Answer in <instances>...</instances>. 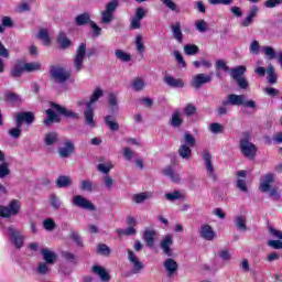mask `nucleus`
<instances>
[{
    "label": "nucleus",
    "instance_id": "603ef678",
    "mask_svg": "<svg viewBox=\"0 0 282 282\" xmlns=\"http://www.w3.org/2000/svg\"><path fill=\"white\" fill-rule=\"evenodd\" d=\"M215 69H217V72H219V69H223V72H230V67L226 64L224 59L216 61Z\"/></svg>",
    "mask_w": 282,
    "mask_h": 282
},
{
    "label": "nucleus",
    "instance_id": "69168bd1",
    "mask_svg": "<svg viewBox=\"0 0 282 282\" xmlns=\"http://www.w3.org/2000/svg\"><path fill=\"white\" fill-rule=\"evenodd\" d=\"M236 83L240 89H248V87H250V84L248 83V79H246V77H240L236 79Z\"/></svg>",
    "mask_w": 282,
    "mask_h": 282
},
{
    "label": "nucleus",
    "instance_id": "c756f323",
    "mask_svg": "<svg viewBox=\"0 0 282 282\" xmlns=\"http://www.w3.org/2000/svg\"><path fill=\"white\" fill-rule=\"evenodd\" d=\"M105 124L110 129V131H119L120 124L113 120L111 115H108L104 118Z\"/></svg>",
    "mask_w": 282,
    "mask_h": 282
},
{
    "label": "nucleus",
    "instance_id": "58836bf2",
    "mask_svg": "<svg viewBox=\"0 0 282 282\" xmlns=\"http://www.w3.org/2000/svg\"><path fill=\"white\" fill-rule=\"evenodd\" d=\"M185 198L186 196H184L183 193L180 191H174L173 193L165 194V199H167V202H175V199H185Z\"/></svg>",
    "mask_w": 282,
    "mask_h": 282
},
{
    "label": "nucleus",
    "instance_id": "4c0bfd02",
    "mask_svg": "<svg viewBox=\"0 0 282 282\" xmlns=\"http://www.w3.org/2000/svg\"><path fill=\"white\" fill-rule=\"evenodd\" d=\"M80 191H87L88 193H91L96 191V184H94V182H91L90 180L82 181Z\"/></svg>",
    "mask_w": 282,
    "mask_h": 282
},
{
    "label": "nucleus",
    "instance_id": "2eb2a0df",
    "mask_svg": "<svg viewBox=\"0 0 282 282\" xmlns=\"http://www.w3.org/2000/svg\"><path fill=\"white\" fill-rule=\"evenodd\" d=\"M160 246L166 257H173V250L171 249V246H173V236L166 235Z\"/></svg>",
    "mask_w": 282,
    "mask_h": 282
},
{
    "label": "nucleus",
    "instance_id": "423d86ee",
    "mask_svg": "<svg viewBox=\"0 0 282 282\" xmlns=\"http://www.w3.org/2000/svg\"><path fill=\"white\" fill-rule=\"evenodd\" d=\"M118 0H111L106 4V10L101 13V23L109 25L113 21V12L118 10Z\"/></svg>",
    "mask_w": 282,
    "mask_h": 282
},
{
    "label": "nucleus",
    "instance_id": "c03bdc74",
    "mask_svg": "<svg viewBox=\"0 0 282 282\" xmlns=\"http://www.w3.org/2000/svg\"><path fill=\"white\" fill-rule=\"evenodd\" d=\"M183 142H184L183 145L192 147V148L195 147V144H197V141L195 140V137H193V134L189 133V132H185L184 138H183Z\"/></svg>",
    "mask_w": 282,
    "mask_h": 282
},
{
    "label": "nucleus",
    "instance_id": "0eeeda50",
    "mask_svg": "<svg viewBox=\"0 0 282 282\" xmlns=\"http://www.w3.org/2000/svg\"><path fill=\"white\" fill-rule=\"evenodd\" d=\"M87 52V44L85 42L80 43L77 52L74 56V67L75 72H82L83 69V61H85V54Z\"/></svg>",
    "mask_w": 282,
    "mask_h": 282
},
{
    "label": "nucleus",
    "instance_id": "c85d7f7f",
    "mask_svg": "<svg viewBox=\"0 0 282 282\" xmlns=\"http://www.w3.org/2000/svg\"><path fill=\"white\" fill-rule=\"evenodd\" d=\"M192 147L182 144L178 148V155L183 160H191L193 158V151L191 150Z\"/></svg>",
    "mask_w": 282,
    "mask_h": 282
},
{
    "label": "nucleus",
    "instance_id": "bb28decb",
    "mask_svg": "<svg viewBox=\"0 0 282 282\" xmlns=\"http://www.w3.org/2000/svg\"><path fill=\"white\" fill-rule=\"evenodd\" d=\"M84 118L86 120V123L89 124V127H96V121L94 120V107L93 106H86V110L84 111Z\"/></svg>",
    "mask_w": 282,
    "mask_h": 282
},
{
    "label": "nucleus",
    "instance_id": "09e8293b",
    "mask_svg": "<svg viewBox=\"0 0 282 282\" xmlns=\"http://www.w3.org/2000/svg\"><path fill=\"white\" fill-rule=\"evenodd\" d=\"M90 28H91V36L93 39H98V36H100V34H102V29L100 26H98V24H96V22H90Z\"/></svg>",
    "mask_w": 282,
    "mask_h": 282
},
{
    "label": "nucleus",
    "instance_id": "bf43d9fd",
    "mask_svg": "<svg viewBox=\"0 0 282 282\" xmlns=\"http://www.w3.org/2000/svg\"><path fill=\"white\" fill-rule=\"evenodd\" d=\"M7 175H10V167L8 162H3L0 164V178L7 177Z\"/></svg>",
    "mask_w": 282,
    "mask_h": 282
},
{
    "label": "nucleus",
    "instance_id": "b1692460",
    "mask_svg": "<svg viewBox=\"0 0 282 282\" xmlns=\"http://www.w3.org/2000/svg\"><path fill=\"white\" fill-rule=\"evenodd\" d=\"M93 22L91 15L88 12H84L75 17V23L78 26L90 25Z\"/></svg>",
    "mask_w": 282,
    "mask_h": 282
},
{
    "label": "nucleus",
    "instance_id": "79ce46f5",
    "mask_svg": "<svg viewBox=\"0 0 282 282\" xmlns=\"http://www.w3.org/2000/svg\"><path fill=\"white\" fill-rule=\"evenodd\" d=\"M37 39L43 41L44 45H50L52 43V39H50V33L46 31V29H41Z\"/></svg>",
    "mask_w": 282,
    "mask_h": 282
},
{
    "label": "nucleus",
    "instance_id": "5fc2aeb1",
    "mask_svg": "<svg viewBox=\"0 0 282 282\" xmlns=\"http://www.w3.org/2000/svg\"><path fill=\"white\" fill-rule=\"evenodd\" d=\"M263 52H264L265 56H268L269 61H274V58H276V51H274L272 48V46H265L263 48Z\"/></svg>",
    "mask_w": 282,
    "mask_h": 282
},
{
    "label": "nucleus",
    "instance_id": "f8f14e48",
    "mask_svg": "<svg viewBox=\"0 0 282 282\" xmlns=\"http://www.w3.org/2000/svg\"><path fill=\"white\" fill-rule=\"evenodd\" d=\"M203 159L205 161L207 175H209L214 182H217V174H215V167L213 166V156L210 155V152L205 150L203 152Z\"/></svg>",
    "mask_w": 282,
    "mask_h": 282
},
{
    "label": "nucleus",
    "instance_id": "a18cd8bd",
    "mask_svg": "<svg viewBox=\"0 0 282 282\" xmlns=\"http://www.w3.org/2000/svg\"><path fill=\"white\" fill-rule=\"evenodd\" d=\"M132 89L134 91H142L144 89V79L142 77H137L132 82Z\"/></svg>",
    "mask_w": 282,
    "mask_h": 282
},
{
    "label": "nucleus",
    "instance_id": "e433bc0d",
    "mask_svg": "<svg viewBox=\"0 0 282 282\" xmlns=\"http://www.w3.org/2000/svg\"><path fill=\"white\" fill-rule=\"evenodd\" d=\"M236 227L238 230L246 232L248 230V226H246V216H237L235 219Z\"/></svg>",
    "mask_w": 282,
    "mask_h": 282
},
{
    "label": "nucleus",
    "instance_id": "de8ad7c7",
    "mask_svg": "<svg viewBox=\"0 0 282 282\" xmlns=\"http://www.w3.org/2000/svg\"><path fill=\"white\" fill-rule=\"evenodd\" d=\"M97 252L104 257H109V254H111V249L105 243H99L97 246Z\"/></svg>",
    "mask_w": 282,
    "mask_h": 282
},
{
    "label": "nucleus",
    "instance_id": "9d476101",
    "mask_svg": "<svg viewBox=\"0 0 282 282\" xmlns=\"http://www.w3.org/2000/svg\"><path fill=\"white\" fill-rule=\"evenodd\" d=\"M213 80V76L199 73L193 77L191 82V87L193 89H202L203 85H208Z\"/></svg>",
    "mask_w": 282,
    "mask_h": 282
},
{
    "label": "nucleus",
    "instance_id": "f03ea898",
    "mask_svg": "<svg viewBox=\"0 0 282 282\" xmlns=\"http://www.w3.org/2000/svg\"><path fill=\"white\" fill-rule=\"evenodd\" d=\"M240 153L248 160L257 158V145L250 142V132H243V138L240 139L239 143Z\"/></svg>",
    "mask_w": 282,
    "mask_h": 282
},
{
    "label": "nucleus",
    "instance_id": "ea45409f",
    "mask_svg": "<svg viewBox=\"0 0 282 282\" xmlns=\"http://www.w3.org/2000/svg\"><path fill=\"white\" fill-rule=\"evenodd\" d=\"M184 52L187 56H195L199 54V46L195 44H187L184 46Z\"/></svg>",
    "mask_w": 282,
    "mask_h": 282
},
{
    "label": "nucleus",
    "instance_id": "cd10ccee",
    "mask_svg": "<svg viewBox=\"0 0 282 282\" xmlns=\"http://www.w3.org/2000/svg\"><path fill=\"white\" fill-rule=\"evenodd\" d=\"M72 177L67 175H59L56 180L57 188H68V186H72Z\"/></svg>",
    "mask_w": 282,
    "mask_h": 282
},
{
    "label": "nucleus",
    "instance_id": "393cba45",
    "mask_svg": "<svg viewBox=\"0 0 282 282\" xmlns=\"http://www.w3.org/2000/svg\"><path fill=\"white\" fill-rule=\"evenodd\" d=\"M23 72H25L24 68H23V62L18 61L15 63V65L13 66V68H11L10 76L12 78H21L23 76Z\"/></svg>",
    "mask_w": 282,
    "mask_h": 282
},
{
    "label": "nucleus",
    "instance_id": "2f4dec72",
    "mask_svg": "<svg viewBox=\"0 0 282 282\" xmlns=\"http://www.w3.org/2000/svg\"><path fill=\"white\" fill-rule=\"evenodd\" d=\"M57 43L59 44L62 50H67V47H69V45H72V40H69V37H67V34L59 33L57 36Z\"/></svg>",
    "mask_w": 282,
    "mask_h": 282
},
{
    "label": "nucleus",
    "instance_id": "1a4fd4ad",
    "mask_svg": "<svg viewBox=\"0 0 282 282\" xmlns=\"http://www.w3.org/2000/svg\"><path fill=\"white\" fill-rule=\"evenodd\" d=\"M73 204L77 208H83L84 210H96V205L91 200L85 198L83 195H76L73 197Z\"/></svg>",
    "mask_w": 282,
    "mask_h": 282
},
{
    "label": "nucleus",
    "instance_id": "ddd939ff",
    "mask_svg": "<svg viewBox=\"0 0 282 282\" xmlns=\"http://www.w3.org/2000/svg\"><path fill=\"white\" fill-rule=\"evenodd\" d=\"M128 260L133 265V274H140L144 270V263L138 259V256L131 249H128Z\"/></svg>",
    "mask_w": 282,
    "mask_h": 282
},
{
    "label": "nucleus",
    "instance_id": "a211bd4d",
    "mask_svg": "<svg viewBox=\"0 0 282 282\" xmlns=\"http://www.w3.org/2000/svg\"><path fill=\"white\" fill-rule=\"evenodd\" d=\"M163 80L165 85L172 87V89H182L184 87V80H182V78H175L171 75H167Z\"/></svg>",
    "mask_w": 282,
    "mask_h": 282
},
{
    "label": "nucleus",
    "instance_id": "052dcab7",
    "mask_svg": "<svg viewBox=\"0 0 282 282\" xmlns=\"http://www.w3.org/2000/svg\"><path fill=\"white\" fill-rule=\"evenodd\" d=\"M162 3L172 10V12H180V9L177 8V4L173 0H162Z\"/></svg>",
    "mask_w": 282,
    "mask_h": 282
},
{
    "label": "nucleus",
    "instance_id": "c9c22d12",
    "mask_svg": "<svg viewBox=\"0 0 282 282\" xmlns=\"http://www.w3.org/2000/svg\"><path fill=\"white\" fill-rule=\"evenodd\" d=\"M58 141V133L57 132H48L45 135V145L46 147H52V144H56V142Z\"/></svg>",
    "mask_w": 282,
    "mask_h": 282
},
{
    "label": "nucleus",
    "instance_id": "6ab92c4d",
    "mask_svg": "<svg viewBox=\"0 0 282 282\" xmlns=\"http://www.w3.org/2000/svg\"><path fill=\"white\" fill-rule=\"evenodd\" d=\"M200 237L205 239V241H213L215 239V230L208 224H205L200 227Z\"/></svg>",
    "mask_w": 282,
    "mask_h": 282
},
{
    "label": "nucleus",
    "instance_id": "412c9836",
    "mask_svg": "<svg viewBox=\"0 0 282 282\" xmlns=\"http://www.w3.org/2000/svg\"><path fill=\"white\" fill-rule=\"evenodd\" d=\"M155 230L145 229L143 232V239L148 246V248H155Z\"/></svg>",
    "mask_w": 282,
    "mask_h": 282
},
{
    "label": "nucleus",
    "instance_id": "473e14b6",
    "mask_svg": "<svg viewBox=\"0 0 282 282\" xmlns=\"http://www.w3.org/2000/svg\"><path fill=\"white\" fill-rule=\"evenodd\" d=\"M104 91L100 88H96L90 96V100L87 101L86 107H93L94 102H98L102 98Z\"/></svg>",
    "mask_w": 282,
    "mask_h": 282
},
{
    "label": "nucleus",
    "instance_id": "680f3d73",
    "mask_svg": "<svg viewBox=\"0 0 282 282\" xmlns=\"http://www.w3.org/2000/svg\"><path fill=\"white\" fill-rule=\"evenodd\" d=\"M6 100L7 102H19L20 97L17 93L8 91L6 93Z\"/></svg>",
    "mask_w": 282,
    "mask_h": 282
},
{
    "label": "nucleus",
    "instance_id": "a878e982",
    "mask_svg": "<svg viewBox=\"0 0 282 282\" xmlns=\"http://www.w3.org/2000/svg\"><path fill=\"white\" fill-rule=\"evenodd\" d=\"M163 175H166V177H170V180L172 182H174V184H180V174L175 173V170H173V166H166L163 170Z\"/></svg>",
    "mask_w": 282,
    "mask_h": 282
},
{
    "label": "nucleus",
    "instance_id": "4468645a",
    "mask_svg": "<svg viewBox=\"0 0 282 282\" xmlns=\"http://www.w3.org/2000/svg\"><path fill=\"white\" fill-rule=\"evenodd\" d=\"M163 268L167 272V276H175V274L177 273V270H180V264H177V261H175V259L167 258L163 262Z\"/></svg>",
    "mask_w": 282,
    "mask_h": 282
},
{
    "label": "nucleus",
    "instance_id": "6e6552de",
    "mask_svg": "<svg viewBox=\"0 0 282 282\" xmlns=\"http://www.w3.org/2000/svg\"><path fill=\"white\" fill-rule=\"evenodd\" d=\"M36 117L32 111H21L15 115V126L23 127V122L28 126L34 124Z\"/></svg>",
    "mask_w": 282,
    "mask_h": 282
},
{
    "label": "nucleus",
    "instance_id": "e2e57ef3",
    "mask_svg": "<svg viewBox=\"0 0 282 282\" xmlns=\"http://www.w3.org/2000/svg\"><path fill=\"white\" fill-rule=\"evenodd\" d=\"M50 264L46 262H42L37 265V273L42 274L43 276H45V274H47V272H50Z\"/></svg>",
    "mask_w": 282,
    "mask_h": 282
},
{
    "label": "nucleus",
    "instance_id": "9b49d317",
    "mask_svg": "<svg viewBox=\"0 0 282 282\" xmlns=\"http://www.w3.org/2000/svg\"><path fill=\"white\" fill-rule=\"evenodd\" d=\"M9 241L13 243L15 248H23V240L25 239L21 231L14 229V227H9Z\"/></svg>",
    "mask_w": 282,
    "mask_h": 282
},
{
    "label": "nucleus",
    "instance_id": "37998d69",
    "mask_svg": "<svg viewBox=\"0 0 282 282\" xmlns=\"http://www.w3.org/2000/svg\"><path fill=\"white\" fill-rule=\"evenodd\" d=\"M115 56L122 63H129V61H131V55L122 50H116Z\"/></svg>",
    "mask_w": 282,
    "mask_h": 282
},
{
    "label": "nucleus",
    "instance_id": "13d9d810",
    "mask_svg": "<svg viewBox=\"0 0 282 282\" xmlns=\"http://www.w3.org/2000/svg\"><path fill=\"white\" fill-rule=\"evenodd\" d=\"M43 227L45 230H54V228H56V221H54L52 218H46L43 221Z\"/></svg>",
    "mask_w": 282,
    "mask_h": 282
},
{
    "label": "nucleus",
    "instance_id": "dca6fc26",
    "mask_svg": "<svg viewBox=\"0 0 282 282\" xmlns=\"http://www.w3.org/2000/svg\"><path fill=\"white\" fill-rule=\"evenodd\" d=\"M40 253L42 254L45 263H47L48 265H54V263H56V259H57L56 252L47 248H42L40 249Z\"/></svg>",
    "mask_w": 282,
    "mask_h": 282
},
{
    "label": "nucleus",
    "instance_id": "7c9ffc66",
    "mask_svg": "<svg viewBox=\"0 0 282 282\" xmlns=\"http://www.w3.org/2000/svg\"><path fill=\"white\" fill-rule=\"evenodd\" d=\"M182 124H184V119L182 118V115L180 113V110H176L172 115L171 127H173L174 129H177Z\"/></svg>",
    "mask_w": 282,
    "mask_h": 282
},
{
    "label": "nucleus",
    "instance_id": "39448f33",
    "mask_svg": "<svg viewBox=\"0 0 282 282\" xmlns=\"http://www.w3.org/2000/svg\"><path fill=\"white\" fill-rule=\"evenodd\" d=\"M21 213V200L12 199L8 206L0 205V217L8 219L10 217H17Z\"/></svg>",
    "mask_w": 282,
    "mask_h": 282
},
{
    "label": "nucleus",
    "instance_id": "6e6d98bb",
    "mask_svg": "<svg viewBox=\"0 0 282 282\" xmlns=\"http://www.w3.org/2000/svg\"><path fill=\"white\" fill-rule=\"evenodd\" d=\"M148 198L149 195H147V193L134 194L132 196V202H134V204H142V202H144Z\"/></svg>",
    "mask_w": 282,
    "mask_h": 282
},
{
    "label": "nucleus",
    "instance_id": "49530a36",
    "mask_svg": "<svg viewBox=\"0 0 282 282\" xmlns=\"http://www.w3.org/2000/svg\"><path fill=\"white\" fill-rule=\"evenodd\" d=\"M50 204H51L53 210H58V208H61L62 202H61V198H58L56 196V194H52L50 196Z\"/></svg>",
    "mask_w": 282,
    "mask_h": 282
},
{
    "label": "nucleus",
    "instance_id": "864d4df0",
    "mask_svg": "<svg viewBox=\"0 0 282 282\" xmlns=\"http://www.w3.org/2000/svg\"><path fill=\"white\" fill-rule=\"evenodd\" d=\"M21 127L22 126H17L15 124V128H12L9 130V135L11 138H13L14 140H19V138H21Z\"/></svg>",
    "mask_w": 282,
    "mask_h": 282
},
{
    "label": "nucleus",
    "instance_id": "f3484780",
    "mask_svg": "<svg viewBox=\"0 0 282 282\" xmlns=\"http://www.w3.org/2000/svg\"><path fill=\"white\" fill-rule=\"evenodd\" d=\"M91 272L94 274H97V276H99V279L104 282H109L111 281V275L109 274V272L107 271V269H105V267H100V265H93L91 268Z\"/></svg>",
    "mask_w": 282,
    "mask_h": 282
},
{
    "label": "nucleus",
    "instance_id": "4d7b16f0",
    "mask_svg": "<svg viewBox=\"0 0 282 282\" xmlns=\"http://www.w3.org/2000/svg\"><path fill=\"white\" fill-rule=\"evenodd\" d=\"M209 131L212 133H224V126H221L220 123H217V122H213L209 126Z\"/></svg>",
    "mask_w": 282,
    "mask_h": 282
},
{
    "label": "nucleus",
    "instance_id": "338daca9",
    "mask_svg": "<svg viewBox=\"0 0 282 282\" xmlns=\"http://www.w3.org/2000/svg\"><path fill=\"white\" fill-rule=\"evenodd\" d=\"M268 246L273 248V250H282V241L281 240H269Z\"/></svg>",
    "mask_w": 282,
    "mask_h": 282
},
{
    "label": "nucleus",
    "instance_id": "20e7f679",
    "mask_svg": "<svg viewBox=\"0 0 282 282\" xmlns=\"http://www.w3.org/2000/svg\"><path fill=\"white\" fill-rule=\"evenodd\" d=\"M225 105H231L232 107L242 106L249 109H257V101L252 99L246 101V96L243 95H228L227 100H225Z\"/></svg>",
    "mask_w": 282,
    "mask_h": 282
},
{
    "label": "nucleus",
    "instance_id": "8fccbe9b",
    "mask_svg": "<svg viewBox=\"0 0 282 282\" xmlns=\"http://www.w3.org/2000/svg\"><path fill=\"white\" fill-rule=\"evenodd\" d=\"M184 113L187 118H191V116H195V113H197V108L193 104H187L184 108Z\"/></svg>",
    "mask_w": 282,
    "mask_h": 282
},
{
    "label": "nucleus",
    "instance_id": "5701e85b",
    "mask_svg": "<svg viewBox=\"0 0 282 282\" xmlns=\"http://www.w3.org/2000/svg\"><path fill=\"white\" fill-rule=\"evenodd\" d=\"M171 32H172L175 41H177V43L184 42V33H182V24L180 22L172 24Z\"/></svg>",
    "mask_w": 282,
    "mask_h": 282
},
{
    "label": "nucleus",
    "instance_id": "72a5a7b5",
    "mask_svg": "<svg viewBox=\"0 0 282 282\" xmlns=\"http://www.w3.org/2000/svg\"><path fill=\"white\" fill-rule=\"evenodd\" d=\"M22 67L24 68V72L32 73V72H41V63H23Z\"/></svg>",
    "mask_w": 282,
    "mask_h": 282
},
{
    "label": "nucleus",
    "instance_id": "0e129e2a",
    "mask_svg": "<svg viewBox=\"0 0 282 282\" xmlns=\"http://www.w3.org/2000/svg\"><path fill=\"white\" fill-rule=\"evenodd\" d=\"M260 50H261V45L259 44V41L257 40L252 41L249 47L250 53L257 55L259 54Z\"/></svg>",
    "mask_w": 282,
    "mask_h": 282
},
{
    "label": "nucleus",
    "instance_id": "f704fd0d",
    "mask_svg": "<svg viewBox=\"0 0 282 282\" xmlns=\"http://www.w3.org/2000/svg\"><path fill=\"white\" fill-rule=\"evenodd\" d=\"M245 74H246V66H237L235 68H231V77L234 78V80L243 78L242 75Z\"/></svg>",
    "mask_w": 282,
    "mask_h": 282
},
{
    "label": "nucleus",
    "instance_id": "4be33fe9",
    "mask_svg": "<svg viewBox=\"0 0 282 282\" xmlns=\"http://www.w3.org/2000/svg\"><path fill=\"white\" fill-rule=\"evenodd\" d=\"M74 142L66 140L64 142V148H59L58 153L62 158H69L74 153Z\"/></svg>",
    "mask_w": 282,
    "mask_h": 282
},
{
    "label": "nucleus",
    "instance_id": "a19ab883",
    "mask_svg": "<svg viewBox=\"0 0 282 282\" xmlns=\"http://www.w3.org/2000/svg\"><path fill=\"white\" fill-rule=\"evenodd\" d=\"M108 102H109V107H110V111L113 113L115 111H118L119 107H118V98L116 97V95L113 93H110L108 96Z\"/></svg>",
    "mask_w": 282,
    "mask_h": 282
},
{
    "label": "nucleus",
    "instance_id": "f257e3e1",
    "mask_svg": "<svg viewBox=\"0 0 282 282\" xmlns=\"http://www.w3.org/2000/svg\"><path fill=\"white\" fill-rule=\"evenodd\" d=\"M70 118L72 120H78L79 116L77 112L68 110L64 106H61L54 101L51 102V108L46 110V119H44L45 127H52V124H61L62 118Z\"/></svg>",
    "mask_w": 282,
    "mask_h": 282
},
{
    "label": "nucleus",
    "instance_id": "774afa93",
    "mask_svg": "<svg viewBox=\"0 0 282 282\" xmlns=\"http://www.w3.org/2000/svg\"><path fill=\"white\" fill-rule=\"evenodd\" d=\"M269 232L272 237H274L275 239H280V241H282V231L273 228V227H269Z\"/></svg>",
    "mask_w": 282,
    "mask_h": 282
},
{
    "label": "nucleus",
    "instance_id": "7ed1b4c3",
    "mask_svg": "<svg viewBox=\"0 0 282 282\" xmlns=\"http://www.w3.org/2000/svg\"><path fill=\"white\" fill-rule=\"evenodd\" d=\"M48 74L51 78H53V80L55 83H58L59 85H64V83H67V80H69L72 76V73H69V70L65 69L61 65H51Z\"/></svg>",
    "mask_w": 282,
    "mask_h": 282
},
{
    "label": "nucleus",
    "instance_id": "3c124183",
    "mask_svg": "<svg viewBox=\"0 0 282 282\" xmlns=\"http://www.w3.org/2000/svg\"><path fill=\"white\" fill-rule=\"evenodd\" d=\"M226 100H224L221 102L223 106H219L216 109V116H218V118H221V116H226L228 113V104H225Z\"/></svg>",
    "mask_w": 282,
    "mask_h": 282
},
{
    "label": "nucleus",
    "instance_id": "aec40b11",
    "mask_svg": "<svg viewBox=\"0 0 282 282\" xmlns=\"http://www.w3.org/2000/svg\"><path fill=\"white\" fill-rule=\"evenodd\" d=\"M274 183V174L267 173L262 176V182L260 184V191L262 193H268L270 191V184Z\"/></svg>",
    "mask_w": 282,
    "mask_h": 282
}]
</instances>
